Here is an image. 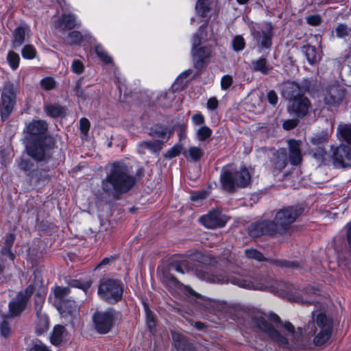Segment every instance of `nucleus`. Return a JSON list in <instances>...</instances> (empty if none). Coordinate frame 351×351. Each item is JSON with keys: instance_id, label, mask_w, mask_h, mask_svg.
Listing matches in <instances>:
<instances>
[{"instance_id": "nucleus-7", "label": "nucleus", "mask_w": 351, "mask_h": 351, "mask_svg": "<svg viewBox=\"0 0 351 351\" xmlns=\"http://www.w3.org/2000/svg\"><path fill=\"white\" fill-rule=\"evenodd\" d=\"M16 88L10 82H6L1 90V116L3 121H5L11 114L15 104Z\"/></svg>"}, {"instance_id": "nucleus-15", "label": "nucleus", "mask_w": 351, "mask_h": 351, "mask_svg": "<svg viewBox=\"0 0 351 351\" xmlns=\"http://www.w3.org/2000/svg\"><path fill=\"white\" fill-rule=\"evenodd\" d=\"M277 229L274 222L270 220H261L251 224L248 228V233L252 237H258L263 234H275Z\"/></svg>"}, {"instance_id": "nucleus-23", "label": "nucleus", "mask_w": 351, "mask_h": 351, "mask_svg": "<svg viewBox=\"0 0 351 351\" xmlns=\"http://www.w3.org/2000/svg\"><path fill=\"white\" fill-rule=\"evenodd\" d=\"M162 280L170 289H176L184 291L185 293L194 296L197 295V293L191 287L184 285L171 275L165 276Z\"/></svg>"}, {"instance_id": "nucleus-53", "label": "nucleus", "mask_w": 351, "mask_h": 351, "mask_svg": "<svg viewBox=\"0 0 351 351\" xmlns=\"http://www.w3.org/2000/svg\"><path fill=\"white\" fill-rule=\"evenodd\" d=\"M8 317H5L0 325L1 335L4 337H8L11 333V326L9 322L6 320Z\"/></svg>"}, {"instance_id": "nucleus-16", "label": "nucleus", "mask_w": 351, "mask_h": 351, "mask_svg": "<svg viewBox=\"0 0 351 351\" xmlns=\"http://www.w3.org/2000/svg\"><path fill=\"white\" fill-rule=\"evenodd\" d=\"M345 95V90L339 84H334L326 88L324 94V101L326 105L337 106L343 100Z\"/></svg>"}, {"instance_id": "nucleus-12", "label": "nucleus", "mask_w": 351, "mask_h": 351, "mask_svg": "<svg viewBox=\"0 0 351 351\" xmlns=\"http://www.w3.org/2000/svg\"><path fill=\"white\" fill-rule=\"evenodd\" d=\"M330 158L332 165L336 168H346L351 167V148L345 145L332 147Z\"/></svg>"}, {"instance_id": "nucleus-36", "label": "nucleus", "mask_w": 351, "mask_h": 351, "mask_svg": "<svg viewBox=\"0 0 351 351\" xmlns=\"http://www.w3.org/2000/svg\"><path fill=\"white\" fill-rule=\"evenodd\" d=\"M36 49L32 45H25L21 50V55L24 59L32 60L36 58Z\"/></svg>"}, {"instance_id": "nucleus-10", "label": "nucleus", "mask_w": 351, "mask_h": 351, "mask_svg": "<svg viewBox=\"0 0 351 351\" xmlns=\"http://www.w3.org/2000/svg\"><path fill=\"white\" fill-rule=\"evenodd\" d=\"M34 291V286L30 285L24 291L19 292L16 298L9 303V312L8 314L5 315V317L17 316L23 311Z\"/></svg>"}, {"instance_id": "nucleus-46", "label": "nucleus", "mask_w": 351, "mask_h": 351, "mask_svg": "<svg viewBox=\"0 0 351 351\" xmlns=\"http://www.w3.org/2000/svg\"><path fill=\"white\" fill-rule=\"evenodd\" d=\"M270 261L273 265L280 267L295 268L298 267V263L294 261H287L280 259L271 260Z\"/></svg>"}, {"instance_id": "nucleus-14", "label": "nucleus", "mask_w": 351, "mask_h": 351, "mask_svg": "<svg viewBox=\"0 0 351 351\" xmlns=\"http://www.w3.org/2000/svg\"><path fill=\"white\" fill-rule=\"evenodd\" d=\"M227 221L228 218L218 210H213L199 218L200 223L210 229L223 227L226 225Z\"/></svg>"}, {"instance_id": "nucleus-6", "label": "nucleus", "mask_w": 351, "mask_h": 351, "mask_svg": "<svg viewBox=\"0 0 351 351\" xmlns=\"http://www.w3.org/2000/svg\"><path fill=\"white\" fill-rule=\"evenodd\" d=\"M98 294L104 300L112 303L121 300L123 295V285L114 279H103L98 287Z\"/></svg>"}, {"instance_id": "nucleus-22", "label": "nucleus", "mask_w": 351, "mask_h": 351, "mask_svg": "<svg viewBox=\"0 0 351 351\" xmlns=\"http://www.w3.org/2000/svg\"><path fill=\"white\" fill-rule=\"evenodd\" d=\"M79 24L80 23L75 14L64 12L61 18L56 21L55 26L60 29H70L74 28Z\"/></svg>"}, {"instance_id": "nucleus-59", "label": "nucleus", "mask_w": 351, "mask_h": 351, "mask_svg": "<svg viewBox=\"0 0 351 351\" xmlns=\"http://www.w3.org/2000/svg\"><path fill=\"white\" fill-rule=\"evenodd\" d=\"M192 73V71L189 69L183 71L182 73L179 75L176 80V84H179L181 86L184 84V80H185L187 77H189Z\"/></svg>"}, {"instance_id": "nucleus-13", "label": "nucleus", "mask_w": 351, "mask_h": 351, "mask_svg": "<svg viewBox=\"0 0 351 351\" xmlns=\"http://www.w3.org/2000/svg\"><path fill=\"white\" fill-rule=\"evenodd\" d=\"M329 134L327 131H322L315 134L310 139L313 147L310 149V154L319 161H323L326 154L325 145L328 143Z\"/></svg>"}, {"instance_id": "nucleus-9", "label": "nucleus", "mask_w": 351, "mask_h": 351, "mask_svg": "<svg viewBox=\"0 0 351 351\" xmlns=\"http://www.w3.org/2000/svg\"><path fill=\"white\" fill-rule=\"evenodd\" d=\"M118 315L119 313L112 308H109L104 312H96L93 316L96 330L101 334L108 332Z\"/></svg>"}, {"instance_id": "nucleus-29", "label": "nucleus", "mask_w": 351, "mask_h": 351, "mask_svg": "<svg viewBox=\"0 0 351 351\" xmlns=\"http://www.w3.org/2000/svg\"><path fill=\"white\" fill-rule=\"evenodd\" d=\"M303 50L310 64L313 65L320 60L321 54L317 51L315 47L311 45L304 46Z\"/></svg>"}, {"instance_id": "nucleus-27", "label": "nucleus", "mask_w": 351, "mask_h": 351, "mask_svg": "<svg viewBox=\"0 0 351 351\" xmlns=\"http://www.w3.org/2000/svg\"><path fill=\"white\" fill-rule=\"evenodd\" d=\"M67 333L64 326L56 325L54 326L50 336V341L54 346L60 345L65 339Z\"/></svg>"}, {"instance_id": "nucleus-54", "label": "nucleus", "mask_w": 351, "mask_h": 351, "mask_svg": "<svg viewBox=\"0 0 351 351\" xmlns=\"http://www.w3.org/2000/svg\"><path fill=\"white\" fill-rule=\"evenodd\" d=\"M72 71L76 74H81L84 71V66L82 61L74 60L71 64Z\"/></svg>"}, {"instance_id": "nucleus-61", "label": "nucleus", "mask_w": 351, "mask_h": 351, "mask_svg": "<svg viewBox=\"0 0 351 351\" xmlns=\"http://www.w3.org/2000/svg\"><path fill=\"white\" fill-rule=\"evenodd\" d=\"M298 125V121L296 119H287L284 121L282 127L287 130L294 128Z\"/></svg>"}, {"instance_id": "nucleus-49", "label": "nucleus", "mask_w": 351, "mask_h": 351, "mask_svg": "<svg viewBox=\"0 0 351 351\" xmlns=\"http://www.w3.org/2000/svg\"><path fill=\"white\" fill-rule=\"evenodd\" d=\"M144 307L146 313V322L148 328L152 331L156 326V322L152 311L148 308V306L145 303Z\"/></svg>"}, {"instance_id": "nucleus-44", "label": "nucleus", "mask_w": 351, "mask_h": 351, "mask_svg": "<svg viewBox=\"0 0 351 351\" xmlns=\"http://www.w3.org/2000/svg\"><path fill=\"white\" fill-rule=\"evenodd\" d=\"M70 286L72 287L80 288L82 289L85 294L88 293L90 291L91 282L86 281L84 283L77 280H73L70 282Z\"/></svg>"}, {"instance_id": "nucleus-5", "label": "nucleus", "mask_w": 351, "mask_h": 351, "mask_svg": "<svg viewBox=\"0 0 351 351\" xmlns=\"http://www.w3.org/2000/svg\"><path fill=\"white\" fill-rule=\"evenodd\" d=\"M250 175L246 168L236 171L231 165L224 167L221 172L220 180L222 188L229 192L235 187H245L250 182Z\"/></svg>"}, {"instance_id": "nucleus-21", "label": "nucleus", "mask_w": 351, "mask_h": 351, "mask_svg": "<svg viewBox=\"0 0 351 351\" xmlns=\"http://www.w3.org/2000/svg\"><path fill=\"white\" fill-rule=\"evenodd\" d=\"M212 51L210 47H200L197 50L192 49V56L194 66L196 69L203 68L211 56Z\"/></svg>"}, {"instance_id": "nucleus-28", "label": "nucleus", "mask_w": 351, "mask_h": 351, "mask_svg": "<svg viewBox=\"0 0 351 351\" xmlns=\"http://www.w3.org/2000/svg\"><path fill=\"white\" fill-rule=\"evenodd\" d=\"M161 148L162 143L159 141H145L138 144V152L139 154H143L146 149H149L152 153H157L160 151Z\"/></svg>"}, {"instance_id": "nucleus-2", "label": "nucleus", "mask_w": 351, "mask_h": 351, "mask_svg": "<svg viewBox=\"0 0 351 351\" xmlns=\"http://www.w3.org/2000/svg\"><path fill=\"white\" fill-rule=\"evenodd\" d=\"M274 324L269 322L262 313H257L252 317V324L258 330L265 334L271 341L280 348L287 350L309 348L311 337L316 332L314 323H308L306 330L302 332L300 327L295 328L291 322L282 324L280 330L278 329L280 318L276 315L270 317Z\"/></svg>"}, {"instance_id": "nucleus-18", "label": "nucleus", "mask_w": 351, "mask_h": 351, "mask_svg": "<svg viewBox=\"0 0 351 351\" xmlns=\"http://www.w3.org/2000/svg\"><path fill=\"white\" fill-rule=\"evenodd\" d=\"M252 35L256 45L261 49H269L271 46L273 32L271 25H267L265 29L252 32Z\"/></svg>"}, {"instance_id": "nucleus-55", "label": "nucleus", "mask_w": 351, "mask_h": 351, "mask_svg": "<svg viewBox=\"0 0 351 351\" xmlns=\"http://www.w3.org/2000/svg\"><path fill=\"white\" fill-rule=\"evenodd\" d=\"M232 84V77L229 75H226L221 80V86L223 90L228 89Z\"/></svg>"}, {"instance_id": "nucleus-56", "label": "nucleus", "mask_w": 351, "mask_h": 351, "mask_svg": "<svg viewBox=\"0 0 351 351\" xmlns=\"http://www.w3.org/2000/svg\"><path fill=\"white\" fill-rule=\"evenodd\" d=\"M80 126L81 132L84 135H87L90 128V122L86 118H82L80 121Z\"/></svg>"}, {"instance_id": "nucleus-62", "label": "nucleus", "mask_w": 351, "mask_h": 351, "mask_svg": "<svg viewBox=\"0 0 351 351\" xmlns=\"http://www.w3.org/2000/svg\"><path fill=\"white\" fill-rule=\"evenodd\" d=\"M206 197L207 193L205 191H201L193 193L191 196V199L192 201H199L205 199Z\"/></svg>"}, {"instance_id": "nucleus-1", "label": "nucleus", "mask_w": 351, "mask_h": 351, "mask_svg": "<svg viewBox=\"0 0 351 351\" xmlns=\"http://www.w3.org/2000/svg\"><path fill=\"white\" fill-rule=\"evenodd\" d=\"M195 274L199 279L208 282H230L246 289L267 290L279 297L302 304H313L314 296L320 292L319 289L314 287H308L298 291L293 285L282 280H274L263 274H232L229 276H225L221 274L210 273L208 267H201L196 269Z\"/></svg>"}, {"instance_id": "nucleus-8", "label": "nucleus", "mask_w": 351, "mask_h": 351, "mask_svg": "<svg viewBox=\"0 0 351 351\" xmlns=\"http://www.w3.org/2000/svg\"><path fill=\"white\" fill-rule=\"evenodd\" d=\"M316 325L319 332L313 339V344L317 347L324 345L330 339L332 332V320L324 313H319L316 317Z\"/></svg>"}, {"instance_id": "nucleus-51", "label": "nucleus", "mask_w": 351, "mask_h": 351, "mask_svg": "<svg viewBox=\"0 0 351 351\" xmlns=\"http://www.w3.org/2000/svg\"><path fill=\"white\" fill-rule=\"evenodd\" d=\"M56 82L53 77H47L40 81V86L43 88L49 90L55 87Z\"/></svg>"}, {"instance_id": "nucleus-35", "label": "nucleus", "mask_w": 351, "mask_h": 351, "mask_svg": "<svg viewBox=\"0 0 351 351\" xmlns=\"http://www.w3.org/2000/svg\"><path fill=\"white\" fill-rule=\"evenodd\" d=\"M6 59L10 67L12 70L14 71L18 69L20 63V57L17 53L13 51H9Z\"/></svg>"}, {"instance_id": "nucleus-34", "label": "nucleus", "mask_w": 351, "mask_h": 351, "mask_svg": "<svg viewBox=\"0 0 351 351\" xmlns=\"http://www.w3.org/2000/svg\"><path fill=\"white\" fill-rule=\"evenodd\" d=\"M204 152L199 147L193 146L189 147L187 153H184V156L189 158L194 162L198 161L203 156Z\"/></svg>"}, {"instance_id": "nucleus-50", "label": "nucleus", "mask_w": 351, "mask_h": 351, "mask_svg": "<svg viewBox=\"0 0 351 351\" xmlns=\"http://www.w3.org/2000/svg\"><path fill=\"white\" fill-rule=\"evenodd\" d=\"M336 34L339 38H344L351 34V29L343 24H339L336 27Z\"/></svg>"}, {"instance_id": "nucleus-48", "label": "nucleus", "mask_w": 351, "mask_h": 351, "mask_svg": "<svg viewBox=\"0 0 351 351\" xmlns=\"http://www.w3.org/2000/svg\"><path fill=\"white\" fill-rule=\"evenodd\" d=\"M232 48L235 51H239L244 49L245 43L244 38L239 35L236 36L232 41Z\"/></svg>"}, {"instance_id": "nucleus-24", "label": "nucleus", "mask_w": 351, "mask_h": 351, "mask_svg": "<svg viewBox=\"0 0 351 351\" xmlns=\"http://www.w3.org/2000/svg\"><path fill=\"white\" fill-rule=\"evenodd\" d=\"M29 31V28L25 26H20L14 29L12 40V48L17 49L22 45L25 41V35Z\"/></svg>"}, {"instance_id": "nucleus-37", "label": "nucleus", "mask_w": 351, "mask_h": 351, "mask_svg": "<svg viewBox=\"0 0 351 351\" xmlns=\"http://www.w3.org/2000/svg\"><path fill=\"white\" fill-rule=\"evenodd\" d=\"M244 253L245 256L250 259H254L260 262L266 260L263 254L254 248L245 249Z\"/></svg>"}, {"instance_id": "nucleus-45", "label": "nucleus", "mask_w": 351, "mask_h": 351, "mask_svg": "<svg viewBox=\"0 0 351 351\" xmlns=\"http://www.w3.org/2000/svg\"><path fill=\"white\" fill-rule=\"evenodd\" d=\"M82 38L81 32L72 31L69 34L66 42L70 45L79 44L82 40Z\"/></svg>"}, {"instance_id": "nucleus-63", "label": "nucleus", "mask_w": 351, "mask_h": 351, "mask_svg": "<svg viewBox=\"0 0 351 351\" xmlns=\"http://www.w3.org/2000/svg\"><path fill=\"white\" fill-rule=\"evenodd\" d=\"M29 351H49L46 346L40 341L36 340L33 348Z\"/></svg>"}, {"instance_id": "nucleus-25", "label": "nucleus", "mask_w": 351, "mask_h": 351, "mask_svg": "<svg viewBox=\"0 0 351 351\" xmlns=\"http://www.w3.org/2000/svg\"><path fill=\"white\" fill-rule=\"evenodd\" d=\"M287 156L285 148L279 149L274 152L273 162L274 167L281 171L287 165Z\"/></svg>"}, {"instance_id": "nucleus-43", "label": "nucleus", "mask_w": 351, "mask_h": 351, "mask_svg": "<svg viewBox=\"0 0 351 351\" xmlns=\"http://www.w3.org/2000/svg\"><path fill=\"white\" fill-rule=\"evenodd\" d=\"M183 149V145L181 143H176L169 149L165 154L166 158L171 159L178 156Z\"/></svg>"}, {"instance_id": "nucleus-64", "label": "nucleus", "mask_w": 351, "mask_h": 351, "mask_svg": "<svg viewBox=\"0 0 351 351\" xmlns=\"http://www.w3.org/2000/svg\"><path fill=\"white\" fill-rule=\"evenodd\" d=\"M267 100L273 106H275L278 102V96L274 90H270L267 93Z\"/></svg>"}, {"instance_id": "nucleus-30", "label": "nucleus", "mask_w": 351, "mask_h": 351, "mask_svg": "<svg viewBox=\"0 0 351 351\" xmlns=\"http://www.w3.org/2000/svg\"><path fill=\"white\" fill-rule=\"evenodd\" d=\"M171 335L173 344L178 351H186L190 349L183 335L174 331L171 332Z\"/></svg>"}, {"instance_id": "nucleus-40", "label": "nucleus", "mask_w": 351, "mask_h": 351, "mask_svg": "<svg viewBox=\"0 0 351 351\" xmlns=\"http://www.w3.org/2000/svg\"><path fill=\"white\" fill-rule=\"evenodd\" d=\"M65 302L67 303L68 309L63 314H60L62 317L66 316V314L73 317L78 314L80 308L75 301L67 300Z\"/></svg>"}, {"instance_id": "nucleus-57", "label": "nucleus", "mask_w": 351, "mask_h": 351, "mask_svg": "<svg viewBox=\"0 0 351 351\" xmlns=\"http://www.w3.org/2000/svg\"><path fill=\"white\" fill-rule=\"evenodd\" d=\"M192 122L195 125H204L205 123V119L204 115L200 113H196L191 117Z\"/></svg>"}, {"instance_id": "nucleus-26", "label": "nucleus", "mask_w": 351, "mask_h": 351, "mask_svg": "<svg viewBox=\"0 0 351 351\" xmlns=\"http://www.w3.org/2000/svg\"><path fill=\"white\" fill-rule=\"evenodd\" d=\"M284 96L291 101L295 98L303 96L301 94V89L299 85L294 82H288L286 84L283 90Z\"/></svg>"}, {"instance_id": "nucleus-20", "label": "nucleus", "mask_w": 351, "mask_h": 351, "mask_svg": "<svg viewBox=\"0 0 351 351\" xmlns=\"http://www.w3.org/2000/svg\"><path fill=\"white\" fill-rule=\"evenodd\" d=\"M289 151V161L292 165H299L302 161L300 141L289 139L287 141Z\"/></svg>"}, {"instance_id": "nucleus-42", "label": "nucleus", "mask_w": 351, "mask_h": 351, "mask_svg": "<svg viewBox=\"0 0 351 351\" xmlns=\"http://www.w3.org/2000/svg\"><path fill=\"white\" fill-rule=\"evenodd\" d=\"M95 51L99 57V58L102 60L105 64H109L112 62V58L108 56V53L104 49V47L101 45H96L95 48Z\"/></svg>"}, {"instance_id": "nucleus-17", "label": "nucleus", "mask_w": 351, "mask_h": 351, "mask_svg": "<svg viewBox=\"0 0 351 351\" xmlns=\"http://www.w3.org/2000/svg\"><path fill=\"white\" fill-rule=\"evenodd\" d=\"M311 109V104L310 101L304 96L295 98L291 101V104L289 106V113L294 114L299 118L304 117Z\"/></svg>"}, {"instance_id": "nucleus-19", "label": "nucleus", "mask_w": 351, "mask_h": 351, "mask_svg": "<svg viewBox=\"0 0 351 351\" xmlns=\"http://www.w3.org/2000/svg\"><path fill=\"white\" fill-rule=\"evenodd\" d=\"M69 293V287H56L53 289L54 304L60 314H63L68 309L67 303L65 302Z\"/></svg>"}, {"instance_id": "nucleus-31", "label": "nucleus", "mask_w": 351, "mask_h": 351, "mask_svg": "<svg viewBox=\"0 0 351 351\" xmlns=\"http://www.w3.org/2000/svg\"><path fill=\"white\" fill-rule=\"evenodd\" d=\"M252 68L253 71L261 72L262 74H267L271 67L267 63L265 58H260L252 62Z\"/></svg>"}, {"instance_id": "nucleus-33", "label": "nucleus", "mask_w": 351, "mask_h": 351, "mask_svg": "<svg viewBox=\"0 0 351 351\" xmlns=\"http://www.w3.org/2000/svg\"><path fill=\"white\" fill-rule=\"evenodd\" d=\"M12 247L5 245L1 250L2 257H0V274H1L5 268V262L7 261L6 256L10 262H13L14 259V254L11 252L10 249Z\"/></svg>"}, {"instance_id": "nucleus-32", "label": "nucleus", "mask_w": 351, "mask_h": 351, "mask_svg": "<svg viewBox=\"0 0 351 351\" xmlns=\"http://www.w3.org/2000/svg\"><path fill=\"white\" fill-rule=\"evenodd\" d=\"M46 114L51 117L56 118L65 114V109L60 105L47 104L44 107Z\"/></svg>"}, {"instance_id": "nucleus-58", "label": "nucleus", "mask_w": 351, "mask_h": 351, "mask_svg": "<svg viewBox=\"0 0 351 351\" xmlns=\"http://www.w3.org/2000/svg\"><path fill=\"white\" fill-rule=\"evenodd\" d=\"M322 19L318 14H313L306 17V22L308 24L317 26L321 23Z\"/></svg>"}, {"instance_id": "nucleus-3", "label": "nucleus", "mask_w": 351, "mask_h": 351, "mask_svg": "<svg viewBox=\"0 0 351 351\" xmlns=\"http://www.w3.org/2000/svg\"><path fill=\"white\" fill-rule=\"evenodd\" d=\"M47 124L42 120H33L24 129L27 154L34 159L46 160L51 153V146L45 145L51 139L46 136Z\"/></svg>"}, {"instance_id": "nucleus-60", "label": "nucleus", "mask_w": 351, "mask_h": 351, "mask_svg": "<svg viewBox=\"0 0 351 351\" xmlns=\"http://www.w3.org/2000/svg\"><path fill=\"white\" fill-rule=\"evenodd\" d=\"M219 102L215 97L208 99L206 103V108L209 110H215L218 108Z\"/></svg>"}, {"instance_id": "nucleus-52", "label": "nucleus", "mask_w": 351, "mask_h": 351, "mask_svg": "<svg viewBox=\"0 0 351 351\" xmlns=\"http://www.w3.org/2000/svg\"><path fill=\"white\" fill-rule=\"evenodd\" d=\"M173 269L177 272L184 274L189 270V266L186 261H182L180 263H176L172 265Z\"/></svg>"}, {"instance_id": "nucleus-38", "label": "nucleus", "mask_w": 351, "mask_h": 351, "mask_svg": "<svg viewBox=\"0 0 351 351\" xmlns=\"http://www.w3.org/2000/svg\"><path fill=\"white\" fill-rule=\"evenodd\" d=\"M212 134V130L204 125H202L196 132V136L198 141H204L207 138H210Z\"/></svg>"}, {"instance_id": "nucleus-41", "label": "nucleus", "mask_w": 351, "mask_h": 351, "mask_svg": "<svg viewBox=\"0 0 351 351\" xmlns=\"http://www.w3.org/2000/svg\"><path fill=\"white\" fill-rule=\"evenodd\" d=\"M49 319L47 316H40L36 325V330L38 334H42L49 328Z\"/></svg>"}, {"instance_id": "nucleus-39", "label": "nucleus", "mask_w": 351, "mask_h": 351, "mask_svg": "<svg viewBox=\"0 0 351 351\" xmlns=\"http://www.w3.org/2000/svg\"><path fill=\"white\" fill-rule=\"evenodd\" d=\"M195 10L198 14L202 16H206L209 11L208 0H197Z\"/></svg>"}, {"instance_id": "nucleus-4", "label": "nucleus", "mask_w": 351, "mask_h": 351, "mask_svg": "<svg viewBox=\"0 0 351 351\" xmlns=\"http://www.w3.org/2000/svg\"><path fill=\"white\" fill-rule=\"evenodd\" d=\"M136 178L129 167L121 162H114L105 180L102 182L104 191L112 195L128 192L135 184Z\"/></svg>"}, {"instance_id": "nucleus-47", "label": "nucleus", "mask_w": 351, "mask_h": 351, "mask_svg": "<svg viewBox=\"0 0 351 351\" xmlns=\"http://www.w3.org/2000/svg\"><path fill=\"white\" fill-rule=\"evenodd\" d=\"M340 136L348 143H351V125H344L339 128Z\"/></svg>"}, {"instance_id": "nucleus-11", "label": "nucleus", "mask_w": 351, "mask_h": 351, "mask_svg": "<svg viewBox=\"0 0 351 351\" xmlns=\"http://www.w3.org/2000/svg\"><path fill=\"white\" fill-rule=\"evenodd\" d=\"M299 215V211L293 207L285 208L278 211L274 221L277 229L276 233H282L285 231Z\"/></svg>"}]
</instances>
